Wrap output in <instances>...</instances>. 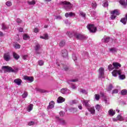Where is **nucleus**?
Listing matches in <instances>:
<instances>
[{
    "label": "nucleus",
    "mask_w": 127,
    "mask_h": 127,
    "mask_svg": "<svg viewBox=\"0 0 127 127\" xmlns=\"http://www.w3.org/2000/svg\"><path fill=\"white\" fill-rule=\"evenodd\" d=\"M34 48H35L36 54H40V49L41 48L40 45L38 43H36Z\"/></svg>",
    "instance_id": "8"
},
{
    "label": "nucleus",
    "mask_w": 127,
    "mask_h": 127,
    "mask_svg": "<svg viewBox=\"0 0 127 127\" xmlns=\"http://www.w3.org/2000/svg\"><path fill=\"white\" fill-rule=\"evenodd\" d=\"M121 22L123 23V24L126 25L127 24V14L126 15V17L122 18L121 20Z\"/></svg>",
    "instance_id": "22"
},
{
    "label": "nucleus",
    "mask_w": 127,
    "mask_h": 127,
    "mask_svg": "<svg viewBox=\"0 0 127 127\" xmlns=\"http://www.w3.org/2000/svg\"><path fill=\"white\" fill-rule=\"evenodd\" d=\"M56 118L57 121L59 122V123L61 124V125H65L66 124V122H65V121H64V120L61 119L58 117H57Z\"/></svg>",
    "instance_id": "16"
},
{
    "label": "nucleus",
    "mask_w": 127,
    "mask_h": 127,
    "mask_svg": "<svg viewBox=\"0 0 127 127\" xmlns=\"http://www.w3.org/2000/svg\"><path fill=\"white\" fill-rule=\"evenodd\" d=\"M27 2L29 5H34L36 3V2L34 0H33L32 1H28Z\"/></svg>",
    "instance_id": "30"
},
{
    "label": "nucleus",
    "mask_w": 127,
    "mask_h": 127,
    "mask_svg": "<svg viewBox=\"0 0 127 127\" xmlns=\"http://www.w3.org/2000/svg\"><path fill=\"white\" fill-rule=\"evenodd\" d=\"M72 58L73 61H74V62L76 61L77 57H76V55H75V54H72Z\"/></svg>",
    "instance_id": "45"
},
{
    "label": "nucleus",
    "mask_w": 127,
    "mask_h": 127,
    "mask_svg": "<svg viewBox=\"0 0 127 127\" xmlns=\"http://www.w3.org/2000/svg\"><path fill=\"white\" fill-rule=\"evenodd\" d=\"M1 69L4 71V73H16L18 71L17 68L13 69L12 67L9 66H2Z\"/></svg>",
    "instance_id": "2"
},
{
    "label": "nucleus",
    "mask_w": 127,
    "mask_h": 127,
    "mask_svg": "<svg viewBox=\"0 0 127 127\" xmlns=\"http://www.w3.org/2000/svg\"><path fill=\"white\" fill-rule=\"evenodd\" d=\"M16 21L17 23H20V22H21V20L20 19H19V18H17L16 20Z\"/></svg>",
    "instance_id": "56"
},
{
    "label": "nucleus",
    "mask_w": 127,
    "mask_h": 127,
    "mask_svg": "<svg viewBox=\"0 0 127 127\" xmlns=\"http://www.w3.org/2000/svg\"><path fill=\"white\" fill-rule=\"evenodd\" d=\"M80 15H81V16L83 17V18H86V14H85V13L81 12Z\"/></svg>",
    "instance_id": "51"
},
{
    "label": "nucleus",
    "mask_w": 127,
    "mask_h": 127,
    "mask_svg": "<svg viewBox=\"0 0 127 127\" xmlns=\"http://www.w3.org/2000/svg\"><path fill=\"white\" fill-rule=\"evenodd\" d=\"M74 15V13L72 12H70V13H66L65 14V17H72Z\"/></svg>",
    "instance_id": "28"
},
{
    "label": "nucleus",
    "mask_w": 127,
    "mask_h": 127,
    "mask_svg": "<svg viewBox=\"0 0 127 127\" xmlns=\"http://www.w3.org/2000/svg\"><path fill=\"white\" fill-rule=\"evenodd\" d=\"M108 114L110 116H112V117H113V116H115V115H116V111H113V109H110L108 111Z\"/></svg>",
    "instance_id": "26"
},
{
    "label": "nucleus",
    "mask_w": 127,
    "mask_h": 127,
    "mask_svg": "<svg viewBox=\"0 0 127 127\" xmlns=\"http://www.w3.org/2000/svg\"><path fill=\"white\" fill-rule=\"evenodd\" d=\"M78 108L79 110H82V109H83V107H82V105H78Z\"/></svg>",
    "instance_id": "64"
},
{
    "label": "nucleus",
    "mask_w": 127,
    "mask_h": 127,
    "mask_svg": "<svg viewBox=\"0 0 127 127\" xmlns=\"http://www.w3.org/2000/svg\"><path fill=\"white\" fill-rule=\"evenodd\" d=\"M27 96H28V94L26 92H24V93L22 95V98L23 99H25V98L27 97Z\"/></svg>",
    "instance_id": "36"
},
{
    "label": "nucleus",
    "mask_w": 127,
    "mask_h": 127,
    "mask_svg": "<svg viewBox=\"0 0 127 127\" xmlns=\"http://www.w3.org/2000/svg\"><path fill=\"white\" fill-rule=\"evenodd\" d=\"M61 3V4L64 5V8L67 11H69V10H70V9H71L73 6V4L70 3V2L67 1H62Z\"/></svg>",
    "instance_id": "3"
},
{
    "label": "nucleus",
    "mask_w": 127,
    "mask_h": 127,
    "mask_svg": "<svg viewBox=\"0 0 127 127\" xmlns=\"http://www.w3.org/2000/svg\"><path fill=\"white\" fill-rule=\"evenodd\" d=\"M6 5H7V6H11V2L10 1H7L6 3H5Z\"/></svg>",
    "instance_id": "46"
},
{
    "label": "nucleus",
    "mask_w": 127,
    "mask_h": 127,
    "mask_svg": "<svg viewBox=\"0 0 127 127\" xmlns=\"http://www.w3.org/2000/svg\"><path fill=\"white\" fill-rule=\"evenodd\" d=\"M60 115L61 117H64V112H63V111H61L60 112Z\"/></svg>",
    "instance_id": "55"
},
{
    "label": "nucleus",
    "mask_w": 127,
    "mask_h": 127,
    "mask_svg": "<svg viewBox=\"0 0 127 127\" xmlns=\"http://www.w3.org/2000/svg\"><path fill=\"white\" fill-rule=\"evenodd\" d=\"M111 14H116V15H120V11L118 9H115L111 12Z\"/></svg>",
    "instance_id": "25"
},
{
    "label": "nucleus",
    "mask_w": 127,
    "mask_h": 127,
    "mask_svg": "<svg viewBox=\"0 0 127 127\" xmlns=\"http://www.w3.org/2000/svg\"><path fill=\"white\" fill-rule=\"evenodd\" d=\"M27 56L25 55L23 56V59H24V60H26V59H27Z\"/></svg>",
    "instance_id": "61"
},
{
    "label": "nucleus",
    "mask_w": 127,
    "mask_h": 127,
    "mask_svg": "<svg viewBox=\"0 0 127 127\" xmlns=\"http://www.w3.org/2000/svg\"><path fill=\"white\" fill-rule=\"evenodd\" d=\"M95 100H96V101H99V100H100V95L99 94H95Z\"/></svg>",
    "instance_id": "49"
},
{
    "label": "nucleus",
    "mask_w": 127,
    "mask_h": 127,
    "mask_svg": "<svg viewBox=\"0 0 127 127\" xmlns=\"http://www.w3.org/2000/svg\"><path fill=\"white\" fill-rule=\"evenodd\" d=\"M1 29L2 30H5L6 29H8L9 27L8 26H7V25H5V24L4 23H2L1 25Z\"/></svg>",
    "instance_id": "27"
},
{
    "label": "nucleus",
    "mask_w": 127,
    "mask_h": 127,
    "mask_svg": "<svg viewBox=\"0 0 127 127\" xmlns=\"http://www.w3.org/2000/svg\"><path fill=\"white\" fill-rule=\"evenodd\" d=\"M114 69H115V68L114 67V66H113V65L110 64L108 66V70H109V71H112V70H114Z\"/></svg>",
    "instance_id": "41"
},
{
    "label": "nucleus",
    "mask_w": 127,
    "mask_h": 127,
    "mask_svg": "<svg viewBox=\"0 0 127 127\" xmlns=\"http://www.w3.org/2000/svg\"><path fill=\"white\" fill-rule=\"evenodd\" d=\"M70 110L71 112H73V113H76V112H77V108H70Z\"/></svg>",
    "instance_id": "47"
},
{
    "label": "nucleus",
    "mask_w": 127,
    "mask_h": 127,
    "mask_svg": "<svg viewBox=\"0 0 127 127\" xmlns=\"http://www.w3.org/2000/svg\"><path fill=\"white\" fill-rule=\"evenodd\" d=\"M113 88H114L113 85L110 84L109 86L107 87V90L108 92H110V91H112V89H113Z\"/></svg>",
    "instance_id": "35"
},
{
    "label": "nucleus",
    "mask_w": 127,
    "mask_h": 127,
    "mask_svg": "<svg viewBox=\"0 0 127 127\" xmlns=\"http://www.w3.org/2000/svg\"><path fill=\"white\" fill-rule=\"evenodd\" d=\"M87 28L91 33H95L97 31V27L93 24H89L87 26Z\"/></svg>",
    "instance_id": "5"
},
{
    "label": "nucleus",
    "mask_w": 127,
    "mask_h": 127,
    "mask_svg": "<svg viewBox=\"0 0 127 127\" xmlns=\"http://www.w3.org/2000/svg\"><path fill=\"white\" fill-rule=\"evenodd\" d=\"M103 2V6H104V7H108V6H109V3L107 0H104Z\"/></svg>",
    "instance_id": "31"
},
{
    "label": "nucleus",
    "mask_w": 127,
    "mask_h": 127,
    "mask_svg": "<svg viewBox=\"0 0 127 127\" xmlns=\"http://www.w3.org/2000/svg\"><path fill=\"white\" fill-rule=\"evenodd\" d=\"M23 39H24V40H27V39H29V37L28 36V35L25 34L23 36Z\"/></svg>",
    "instance_id": "44"
},
{
    "label": "nucleus",
    "mask_w": 127,
    "mask_h": 127,
    "mask_svg": "<svg viewBox=\"0 0 127 127\" xmlns=\"http://www.w3.org/2000/svg\"><path fill=\"white\" fill-rule=\"evenodd\" d=\"M80 92L82 93V94H85V95H87L88 92L86 91V89H81L80 90Z\"/></svg>",
    "instance_id": "38"
},
{
    "label": "nucleus",
    "mask_w": 127,
    "mask_h": 127,
    "mask_svg": "<svg viewBox=\"0 0 127 127\" xmlns=\"http://www.w3.org/2000/svg\"><path fill=\"white\" fill-rule=\"evenodd\" d=\"M41 93H45V91L41 89H37Z\"/></svg>",
    "instance_id": "58"
},
{
    "label": "nucleus",
    "mask_w": 127,
    "mask_h": 127,
    "mask_svg": "<svg viewBox=\"0 0 127 127\" xmlns=\"http://www.w3.org/2000/svg\"><path fill=\"white\" fill-rule=\"evenodd\" d=\"M56 19L60 20V19H61L62 17L60 16H56Z\"/></svg>",
    "instance_id": "60"
},
{
    "label": "nucleus",
    "mask_w": 127,
    "mask_h": 127,
    "mask_svg": "<svg viewBox=\"0 0 127 127\" xmlns=\"http://www.w3.org/2000/svg\"><path fill=\"white\" fill-rule=\"evenodd\" d=\"M34 125V122L31 121L28 123L29 126H33Z\"/></svg>",
    "instance_id": "54"
},
{
    "label": "nucleus",
    "mask_w": 127,
    "mask_h": 127,
    "mask_svg": "<svg viewBox=\"0 0 127 127\" xmlns=\"http://www.w3.org/2000/svg\"><path fill=\"white\" fill-rule=\"evenodd\" d=\"M62 55L64 58H66L68 57V51L67 50L64 49L62 51Z\"/></svg>",
    "instance_id": "11"
},
{
    "label": "nucleus",
    "mask_w": 127,
    "mask_h": 127,
    "mask_svg": "<svg viewBox=\"0 0 127 127\" xmlns=\"http://www.w3.org/2000/svg\"><path fill=\"white\" fill-rule=\"evenodd\" d=\"M116 17H117V16L115 15V14H112L111 17L110 18L111 19H112V20H114V19H116Z\"/></svg>",
    "instance_id": "50"
},
{
    "label": "nucleus",
    "mask_w": 127,
    "mask_h": 127,
    "mask_svg": "<svg viewBox=\"0 0 127 127\" xmlns=\"http://www.w3.org/2000/svg\"><path fill=\"white\" fill-rule=\"evenodd\" d=\"M38 63L40 66H43L44 64V62L43 61H39Z\"/></svg>",
    "instance_id": "48"
},
{
    "label": "nucleus",
    "mask_w": 127,
    "mask_h": 127,
    "mask_svg": "<svg viewBox=\"0 0 127 127\" xmlns=\"http://www.w3.org/2000/svg\"><path fill=\"white\" fill-rule=\"evenodd\" d=\"M104 101L106 105H110V98L108 97H105L104 98Z\"/></svg>",
    "instance_id": "23"
},
{
    "label": "nucleus",
    "mask_w": 127,
    "mask_h": 127,
    "mask_svg": "<svg viewBox=\"0 0 127 127\" xmlns=\"http://www.w3.org/2000/svg\"><path fill=\"white\" fill-rule=\"evenodd\" d=\"M55 105V102L53 101H51L49 103L48 106L47 107L48 110H50L51 109H53L54 108V105Z\"/></svg>",
    "instance_id": "12"
},
{
    "label": "nucleus",
    "mask_w": 127,
    "mask_h": 127,
    "mask_svg": "<svg viewBox=\"0 0 127 127\" xmlns=\"http://www.w3.org/2000/svg\"><path fill=\"white\" fill-rule=\"evenodd\" d=\"M14 83L17 85L18 86H20L21 83H22V80L20 78H17L14 80Z\"/></svg>",
    "instance_id": "10"
},
{
    "label": "nucleus",
    "mask_w": 127,
    "mask_h": 127,
    "mask_svg": "<svg viewBox=\"0 0 127 127\" xmlns=\"http://www.w3.org/2000/svg\"><path fill=\"white\" fill-rule=\"evenodd\" d=\"M64 71H69V67H68L66 65L64 66Z\"/></svg>",
    "instance_id": "53"
},
{
    "label": "nucleus",
    "mask_w": 127,
    "mask_h": 127,
    "mask_svg": "<svg viewBox=\"0 0 127 127\" xmlns=\"http://www.w3.org/2000/svg\"><path fill=\"white\" fill-rule=\"evenodd\" d=\"M59 45H60V47H63V46H64V45H65V41L63 40V41H61Z\"/></svg>",
    "instance_id": "39"
},
{
    "label": "nucleus",
    "mask_w": 127,
    "mask_h": 127,
    "mask_svg": "<svg viewBox=\"0 0 127 127\" xmlns=\"http://www.w3.org/2000/svg\"><path fill=\"white\" fill-rule=\"evenodd\" d=\"M14 48L15 49H19V48H20V45L18 43H15L14 45Z\"/></svg>",
    "instance_id": "43"
},
{
    "label": "nucleus",
    "mask_w": 127,
    "mask_h": 127,
    "mask_svg": "<svg viewBox=\"0 0 127 127\" xmlns=\"http://www.w3.org/2000/svg\"><path fill=\"white\" fill-rule=\"evenodd\" d=\"M66 35H67L70 38H71V37H73V36L75 37V32H67Z\"/></svg>",
    "instance_id": "21"
},
{
    "label": "nucleus",
    "mask_w": 127,
    "mask_h": 127,
    "mask_svg": "<svg viewBox=\"0 0 127 127\" xmlns=\"http://www.w3.org/2000/svg\"><path fill=\"white\" fill-rule=\"evenodd\" d=\"M98 4H97V3L93 2L91 4V6L92 8H93L94 9H96V8H97Z\"/></svg>",
    "instance_id": "33"
},
{
    "label": "nucleus",
    "mask_w": 127,
    "mask_h": 127,
    "mask_svg": "<svg viewBox=\"0 0 127 127\" xmlns=\"http://www.w3.org/2000/svg\"><path fill=\"white\" fill-rule=\"evenodd\" d=\"M119 2L121 5L124 6L125 8L127 7V0H120Z\"/></svg>",
    "instance_id": "14"
},
{
    "label": "nucleus",
    "mask_w": 127,
    "mask_h": 127,
    "mask_svg": "<svg viewBox=\"0 0 127 127\" xmlns=\"http://www.w3.org/2000/svg\"><path fill=\"white\" fill-rule=\"evenodd\" d=\"M82 104L83 105V106L86 107L87 108V109H88V108H90V107H91V105H90V104H89V100H84L82 101Z\"/></svg>",
    "instance_id": "13"
},
{
    "label": "nucleus",
    "mask_w": 127,
    "mask_h": 127,
    "mask_svg": "<svg viewBox=\"0 0 127 127\" xmlns=\"http://www.w3.org/2000/svg\"><path fill=\"white\" fill-rule=\"evenodd\" d=\"M18 30L19 32H22V31H23V29H22V28H19Z\"/></svg>",
    "instance_id": "63"
},
{
    "label": "nucleus",
    "mask_w": 127,
    "mask_h": 127,
    "mask_svg": "<svg viewBox=\"0 0 127 127\" xmlns=\"http://www.w3.org/2000/svg\"><path fill=\"white\" fill-rule=\"evenodd\" d=\"M74 37L76 38V39H78V40H84L85 39H87V36H85V35L77 32H75Z\"/></svg>",
    "instance_id": "4"
},
{
    "label": "nucleus",
    "mask_w": 127,
    "mask_h": 127,
    "mask_svg": "<svg viewBox=\"0 0 127 127\" xmlns=\"http://www.w3.org/2000/svg\"><path fill=\"white\" fill-rule=\"evenodd\" d=\"M12 54L13 57L14 59H15V60H18V59H19L20 57L18 54H16V53L13 52Z\"/></svg>",
    "instance_id": "24"
},
{
    "label": "nucleus",
    "mask_w": 127,
    "mask_h": 127,
    "mask_svg": "<svg viewBox=\"0 0 127 127\" xmlns=\"http://www.w3.org/2000/svg\"><path fill=\"white\" fill-rule=\"evenodd\" d=\"M104 71H105V69H104V68L101 67L99 68V78H104Z\"/></svg>",
    "instance_id": "9"
},
{
    "label": "nucleus",
    "mask_w": 127,
    "mask_h": 127,
    "mask_svg": "<svg viewBox=\"0 0 127 127\" xmlns=\"http://www.w3.org/2000/svg\"><path fill=\"white\" fill-rule=\"evenodd\" d=\"M87 110H88L89 112L91 113L92 115H95V113H96V111H95L94 107H90L88 108H87Z\"/></svg>",
    "instance_id": "18"
},
{
    "label": "nucleus",
    "mask_w": 127,
    "mask_h": 127,
    "mask_svg": "<svg viewBox=\"0 0 127 127\" xmlns=\"http://www.w3.org/2000/svg\"><path fill=\"white\" fill-rule=\"evenodd\" d=\"M64 21L65 24H68L69 22V21L68 20V19L64 20Z\"/></svg>",
    "instance_id": "59"
},
{
    "label": "nucleus",
    "mask_w": 127,
    "mask_h": 127,
    "mask_svg": "<svg viewBox=\"0 0 127 127\" xmlns=\"http://www.w3.org/2000/svg\"><path fill=\"white\" fill-rule=\"evenodd\" d=\"M117 119L118 121H123V120H124V118L122 116H121V115H118L117 117Z\"/></svg>",
    "instance_id": "42"
},
{
    "label": "nucleus",
    "mask_w": 127,
    "mask_h": 127,
    "mask_svg": "<svg viewBox=\"0 0 127 127\" xmlns=\"http://www.w3.org/2000/svg\"><path fill=\"white\" fill-rule=\"evenodd\" d=\"M110 40H111V38L104 36V38L101 40V41L104 43H108V42H110Z\"/></svg>",
    "instance_id": "15"
},
{
    "label": "nucleus",
    "mask_w": 127,
    "mask_h": 127,
    "mask_svg": "<svg viewBox=\"0 0 127 127\" xmlns=\"http://www.w3.org/2000/svg\"><path fill=\"white\" fill-rule=\"evenodd\" d=\"M71 87L72 88V89H76V86H75V85L74 84H72Z\"/></svg>",
    "instance_id": "62"
},
{
    "label": "nucleus",
    "mask_w": 127,
    "mask_h": 127,
    "mask_svg": "<svg viewBox=\"0 0 127 127\" xmlns=\"http://www.w3.org/2000/svg\"><path fill=\"white\" fill-rule=\"evenodd\" d=\"M23 78L24 80H25L27 82H28V83H32V82L34 81V78H33V77L32 76L24 75V76H23Z\"/></svg>",
    "instance_id": "7"
},
{
    "label": "nucleus",
    "mask_w": 127,
    "mask_h": 127,
    "mask_svg": "<svg viewBox=\"0 0 127 127\" xmlns=\"http://www.w3.org/2000/svg\"><path fill=\"white\" fill-rule=\"evenodd\" d=\"M113 65L115 69H119V68L122 67V65H121L119 63H113Z\"/></svg>",
    "instance_id": "17"
},
{
    "label": "nucleus",
    "mask_w": 127,
    "mask_h": 127,
    "mask_svg": "<svg viewBox=\"0 0 127 127\" xmlns=\"http://www.w3.org/2000/svg\"><path fill=\"white\" fill-rule=\"evenodd\" d=\"M33 109V104H30L27 108V111L30 112Z\"/></svg>",
    "instance_id": "34"
},
{
    "label": "nucleus",
    "mask_w": 127,
    "mask_h": 127,
    "mask_svg": "<svg viewBox=\"0 0 127 127\" xmlns=\"http://www.w3.org/2000/svg\"><path fill=\"white\" fill-rule=\"evenodd\" d=\"M95 109L98 112H100V111H101V106L99 104H97L96 106H95Z\"/></svg>",
    "instance_id": "37"
},
{
    "label": "nucleus",
    "mask_w": 127,
    "mask_h": 127,
    "mask_svg": "<svg viewBox=\"0 0 127 127\" xmlns=\"http://www.w3.org/2000/svg\"><path fill=\"white\" fill-rule=\"evenodd\" d=\"M109 51L111 53H116L118 51V50L116 48H111L109 49Z\"/></svg>",
    "instance_id": "29"
},
{
    "label": "nucleus",
    "mask_w": 127,
    "mask_h": 127,
    "mask_svg": "<svg viewBox=\"0 0 127 127\" xmlns=\"http://www.w3.org/2000/svg\"><path fill=\"white\" fill-rule=\"evenodd\" d=\"M57 101L58 104H61L62 103H63V102H65V98L60 96L58 98Z\"/></svg>",
    "instance_id": "19"
},
{
    "label": "nucleus",
    "mask_w": 127,
    "mask_h": 127,
    "mask_svg": "<svg viewBox=\"0 0 127 127\" xmlns=\"http://www.w3.org/2000/svg\"><path fill=\"white\" fill-rule=\"evenodd\" d=\"M34 32H35V33H37V32H38V29L37 28H35L34 29Z\"/></svg>",
    "instance_id": "57"
},
{
    "label": "nucleus",
    "mask_w": 127,
    "mask_h": 127,
    "mask_svg": "<svg viewBox=\"0 0 127 127\" xmlns=\"http://www.w3.org/2000/svg\"><path fill=\"white\" fill-rule=\"evenodd\" d=\"M112 73L114 77H117L118 75H119V79L120 80H125L126 79V75L125 74H122L121 69H114Z\"/></svg>",
    "instance_id": "1"
},
{
    "label": "nucleus",
    "mask_w": 127,
    "mask_h": 127,
    "mask_svg": "<svg viewBox=\"0 0 127 127\" xmlns=\"http://www.w3.org/2000/svg\"><path fill=\"white\" fill-rule=\"evenodd\" d=\"M70 92V90H68L67 88H62L61 90V93L63 94H68Z\"/></svg>",
    "instance_id": "20"
},
{
    "label": "nucleus",
    "mask_w": 127,
    "mask_h": 127,
    "mask_svg": "<svg viewBox=\"0 0 127 127\" xmlns=\"http://www.w3.org/2000/svg\"><path fill=\"white\" fill-rule=\"evenodd\" d=\"M127 89H123L121 91V95H127Z\"/></svg>",
    "instance_id": "40"
},
{
    "label": "nucleus",
    "mask_w": 127,
    "mask_h": 127,
    "mask_svg": "<svg viewBox=\"0 0 127 127\" xmlns=\"http://www.w3.org/2000/svg\"><path fill=\"white\" fill-rule=\"evenodd\" d=\"M119 93V90L114 89L113 90L112 94H118Z\"/></svg>",
    "instance_id": "52"
},
{
    "label": "nucleus",
    "mask_w": 127,
    "mask_h": 127,
    "mask_svg": "<svg viewBox=\"0 0 127 127\" xmlns=\"http://www.w3.org/2000/svg\"><path fill=\"white\" fill-rule=\"evenodd\" d=\"M3 57L4 60L6 61V62H8V61H10V60H11V56L9 53H6L4 54Z\"/></svg>",
    "instance_id": "6"
},
{
    "label": "nucleus",
    "mask_w": 127,
    "mask_h": 127,
    "mask_svg": "<svg viewBox=\"0 0 127 127\" xmlns=\"http://www.w3.org/2000/svg\"><path fill=\"white\" fill-rule=\"evenodd\" d=\"M40 38L42 39H45L46 40L48 39V34H45L44 36H40Z\"/></svg>",
    "instance_id": "32"
}]
</instances>
